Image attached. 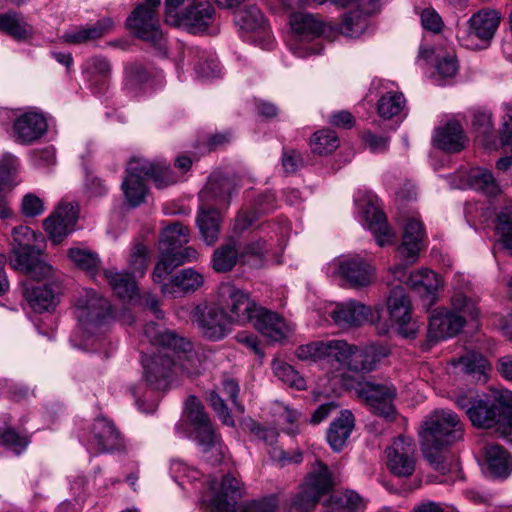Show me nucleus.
<instances>
[{
  "label": "nucleus",
  "instance_id": "nucleus-48",
  "mask_svg": "<svg viewBox=\"0 0 512 512\" xmlns=\"http://www.w3.org/2000/svg\"><path fill=\"white\" fill-rule=\"evenodd\" d=\"M189 56L197 58V62L194 64V70L200 78H214L220 74L219 62L213 55L208 54L205 51L190 48L187 50Z\"/></svg>",
  "mask_w": 512,
  "mask_h": 512
},
{
  "label": "nucleus",
  "instance_id": "nucleus-8",
  "mask_svg": "<svg viewBox=\"0 0 512 512\" xmlns=\"http://www.w3.org/2000/svg\"><path fill=\"white\" fill-rule=\"evenodd\" d=\"M511 415L512 393L509 391H498L477 398L468 412V418L473 426L483 429L496 427L498 431Z\"/></svg>",
  "mask_w": 512,
  "mask_h": 512
},
{
  "label": "nucleus",
  "instance_id": "nucleus-7",
  "mask_svg": "<svg viewBox=\"0 0 512 512\" xmlns=\"http://www.w3.org/2000/svg\"><path fill=\"white\" fill-rule=\"evenodd\" d=\"M76 317L84 334L96 336L103 334L116 316L106 297L86 289L76 302Z\"/></svg>",
  "mask_w": 512,
  "mask_h": 512
},
{
  "label": "nucleus",
  "instance_id": "nucleus-44",
  "mask_svg": "<svg viewBox=\"0 0 512 512\" xmlns=\"http://www.w3.org/2000/svg\"><path fill=\"white\" fill-rule=\"evenodd\" d=\"M361 506V496L353 490H345L330 497L324 512H358Z\"/></svg>",
  "mask_w": 512,
  "mask_h": 512
},
{
  "label": "nucleus",
  "instance_id": "nucleus-23",
  "mask_svg": "<svg viewBox=\"0 0 512 512\" xmlns=\"http://www.w3.org/2000/svg\"><path fill=\"white\" fill-rule=\"evenodd\" d=\"M250 323L271 341H281L292 331V328L285 322L283 317L261 306Z\"/></svg>",
  "mask_w": 512,
  "mask_h": 512
},
{
  "label": "nucleus",
  "instance_id": "nucleus-56",
  "mask_svg": "<svg viewBox=\"0 0 512 512\" xmlns=\"http://www.w3.org/2000/svg\"><path fill=\"white\" fill-rule=\"evenodd\" d=\"M275 375L282 382L298 390L303 389L305 386L304 379L293 369L292 366L286 363L278 362L273 364Z\"/></svg>",
  "mask_w": 512,
  "mask_h": 512
},
{
  "label": "nucleus",
  "instance_id": "nucleus-43",
  "mask_svg": "<svg viewBox=\"0 0 512 512\" xmlns=\"http://www.w3.org/2000/svg\"><path fill=\"white\" fill-rule=\"evenodd\" d=\"M334 480L328 466L321 461H317L316 467L306 478L304 485L313 492L318 493L320 497L328 493L334 486Z\"/></svg>",
  "mask_w": 512,
  "mask_h": 512
},
{
  "label": "nucleus",
  "instance_id": "nucleus-40",
  "mask_svg": "<svg viewBox=\"0 0 512 512\" xmlns=\"http://www.w3.org/2000/svg\"><path fill=\"white\" fill-rule=\"evenodd\" d=\"M467 181L470 188L487 196H495L501 192L500 185L495 180L492 172L485 168L474 167L470 169Z\"/></svg>",
  "mask_w": 512,
  "mask_h": 512
},
{
  "label": "nucleus",
  "instance_id": "nucleus-42",
  "mask_svg": "<svg viewBox=\"0 0 512 512\" xmlns=\"http://www.w3.org/2000/svg\"><path fill=\"white\" fill-rule=\"evenodd\" d=\"M104 276L119 298L130 300L136 294V282L131 274L121 273L114 269H107L104 270Z\"/></svg>",
  "mask_w": 512,
  "mask_h": 512
},
{
  "label": "nucleus",
  "instance_id": "nucleus-24",
  "mask_svg": "<svg viewBox=\"0 0 512 512\" xmlns=\"http://www.w3.org/2000/svg\"><path fill=\"white\" fill-rule=\"evenodd\" d=\"M215 19V9L208 2H197L188 5L182 12L179 24L191 33L204 32Z\"/></svg>",
  "mask_w": 512,
  "mask_h": 512
},
{
  "label": "nucleus",
  "instance_id": "nucleus-31",
  "mask_svg": "<svg viewBox=\"0 0 512 512\" xmlns=\"http://www.w3.org/2000/svg\"><path fill=\"white\" fill-rule=\"evenodd\" d=\"M204 283L203 275L192 268H186L174 275L169 282L161 285V292L173 297L181 293L196 291Z\"/></svg>",
  "mask_w": 512,
  "mask_h": 512
},
{
  "label": "nucleus",
  "instance_id": "nucleus-61",
  "mask_svg": "<svg viewBox=\"0 0 512 512\" xmlns=\"http://www.w3.org/2000/svg\"><path fill=\"white\" fill-rule=\"evenodd\" d=\"M176 267L178 266L175 264L170 253L160 252L159 260L152 272L153 281L158 284H164L163 281L165 278L170 275Z\"/></svg>",
  "mask_w": 512,
  "mask_h": 512
},
{
  "label": "nucleus",
  "instance_id": "nucleus-22",
  "mask_svg": "<svg viewBox=\"0 0 512 512\" xmlns=\"http://www.w3.org/2000/svg\"><path fill=\"white\" fill-rule=\"evenodd\" d=\"M48 124L45 116L37 111H27L14 120L15 140L21 144H31L46 134Z\"/></svg>",
  "mask_w": 512,
  "mask_h": 512
},
{
  "label": "nucleus",
  "instance_id": "nucleus-25",
  "mask_svg": "<svg viewBox=\"0 0 512 512\" xmlns=\"http://www.w3.org/2000/svg\"><path fill=\"white\" fill-rule=\"evenodd\" d=\"M451 364L458 373H462L472 382L485 383L488 379L490 365L481 353L468 351L459 358L452 359Z\"/></svg>",
  "mask_w": 512,
  "mask_h": 512
},
{
  "label": "nucleus",
  "instance_id": "nucleus-28",
  "mask_svg": "<svg viewBox=\"0 0 512 512\" xmlns=\"http://www.w3.org/2000/svg\"><path fill=\"white\" fill-rule=\"evenodd\" d=\"M234 191L232 179L221 174H213L209 177L200 197L207 205L213 203L217 206H227Z\"/></svg>",
  "mask_w": 512,
  "mask_h": 512
},
{
  "label": "nucleus",
  "instance_id": "nucleus-19",
  "mask_svg": "<svg viewBox=\"0 0 512 512\" xmlns=\"http://www.w3.org/2000/svg\"><path fill=\"white\" fill-rule=\"evenodd\" d=\"M79 208L77 204H60L56 211L43 222L45 231L54 244H59L75 230Z\"/></svg>",
  "mask_w": 512,
  "mask_h": 512
},
{
  "label": "nucleus",
  "instance_id": "nucleus-51",
  "mask_svg": "<svg viewBox=\"0 0 512 512\" xmlns=\"http://www.w3.org/2000/svg\"><path fill=\"white\" fill-rule=\"evenodd\" d=\"M310 145L314 153L326 155L333 152L339 146V140L334 131L324 129L313 135Z\"/></svg>",
  "mask_w": 512,
  "mask_h": 512
},
{
  "label": "nucleus",
  "instance_id": "nucleus-20",
  "mask_svg": "<svg viewBox=\"0 0 512 512\" xmlns=\"http://www.w3.org/2000/svg\"><path fill=\"white\" fill-rule=\"evenodd\" d=\"M464 324L462 315L446 309H435L429 318L428 342L434 344L453 337L461 331Z\"/></svg>",
  "mask_w": 512,
  "mask_h": 512
},
{
  "label": "nucleus",
  "instance_id": "nucleus-32",
  "mask_svg": "<svg viewBox=\"0 0 512 512\" xmlns=\"http://www.w3.org/2000/svg\"><path fill=\"white\" fill-rule=\"evenodd\" d=\"M433 142L439 149L456 153L465 146V135L462 126L456 121H450L446 125L436 129Z\"/></svg>",
  "mask_w": 512,
  "mask_h": 512
},
{
  "label": "nucleus",
  "instance_id": "nucleus-62",
  "mask_svg": "<svg viewBox=\"0 0 512 512\" xmlns=\"http://www.w3.org/2000/svg\"><path fill=\"white\" fill-rule=\"evenodd\" d=\"M472 125L478 135L488 138L493 134L492 115L487 111H476Z\"/></svg>",
  "mask_w": 512,
  "mask_h": 512
},
{
  "label": "nucleus",
  "instance_id": "nucleus-21",
  "mask_svg": "<svg viewBox=\"0 0 512 512\" xmlns=\"http://www.w3.org/2000/svg\"><path fill=\"white\" fill-rule=\"evenodd\" d=\"M196 323L201 334L210 340H221L230 331V322L222 308L204 307L196 310Z\"/></svg>",
  "mask_w": 512,
  "mask_h": 512
},
{
  "label": "nucleus",
  "instance_id": "nucleus-27",
  "mask_svg": "<svg viewBox=\"0 0 512 512\" xmlns=\"http://www.w3.org/2000/svg\"><path fill=\"white\" fill-rule=\"evenodd\" d=\"M370 313V308L355 300L337 303L330 316L342 328L361 326Z\"/></svg>",
  "mask_w": 512,
  "mask_h": 512
},
{
  "label": "nucleus",
  "instance_id": "nucleus-4",
  "mask_svg": "<svg viewBox=\"0 0 512 512\" xmlns=\"http://www.w3.org/2000/svg\"><path fill=\"white\" fill-rule=\"evenodd\" d=\"M12 236L13 267L34 279L40 280L52 276L53 267L43 258L42 248L37 245L38 238L43 241V236L37 235L27 226L14 227Z\"/></svg>",
  "mask_w": 512,
  "mask_h": 512
},
{
  "label": "nucleus",
  "instance_id": "nucleus-6",
  "mask_svg": "<svg viewBox=\"0 0 512 512\" xmlns=\"http://www.w3.org/2000/svg\"><path fill=\"white\" fill-rule=\"evenodd\" d=\"M184 415L192 428L197 445L205 455L211 453V456H206V458L212 464L220 463L224 458L221 438L216 433L209 415L198 398L192 395L186 399Z\"/></svg>",
  "mask_w": 512,
  "mask_h": 512
},
{
  "label": "nucleus",
  "instance_id": "nucleus-39",
  "mask_svg": "<svg viewBox=\"0 0 512 512\" xmlns=\"http://www.w3.org/2000/svg\"><path fill=\"white\" fill-rule=\"evenodd\" d=\"M189 241V229L179 222L162 230L159 242L160 252L172 253Z\"/></svg>",
  "mask_w": 512,
  "mask_h": 512
},
{
  "label": "nucleus",
  "instance_id": "nucleus-2",
  "mask_svg": "<svg viewBox=\"0 0 512 512\" xmlns=\"http://www.w3.org/2000/svg\"><path fill=\"white\" fill-rule=\"evenodd\" d=\"M420 445L425 458L441 472L446 470L440 451L463 437V424L458 415L448 409H437L423 420Z\"/></svg>",
  "mask_w": 512,
  "mask_h": 512
},
{
  "label": "nucleus",
  "instance_id": "nucleus-63",
  "mask_svg": "<svg viewBox=\"0 0 512 512\" xmlns=\"http://www.w3.org/2000/svg\"><path fill=\"white\" fill-rule=\"evenodd\" d=\"M421 24L425 30L439 33L443 27V21L435 9L429 7L421 11Z\"/></svg>",
  "mask_w": 512,
  "mask_h": 512
},
{
  "label": "nucleus",
  "instance_id": "nucleus-45",
  "mask_svg": "<svg viewBox=\"0 0 512 512\" xmlns=\"http://www.w3.org/2000/svg\"><path fill=\"white\" fill-rule=\"evenodd\" d=\"M235 23L245 31L265 30L264 15L256 6H244L234 12Z\"/></svg>",
  "mask_w": 512,
  "mask_h": 512
},
{
  "label": "nucleus",
  "instance_id": "nucleus-41",
  "mask_svg": "<svg viewBox=\"0 0 512 512\" xmlns=\"http://www.w3.org/2000/svg\"><path fill=\"white\" fill-rule=\"evenodd\" d=\"M406 99L401 92L389 91L377 102V113L385 120L399 119L405 110Z\"/></svg>",
  "mask_w": 512,
  "mask_h": 512
},
{
  "label": "nucleus",
  "instance_id": "nucleus-13",
  "mask_svg": "<svg viewBox=\"0 0 512 512\" xmlns=\"http://www.w3.org/2000/svg\"><path fill=\"white\" fill-rule=\"evenodd\" d=\"M357 396L366 402L375 414L385 418L395 415L393 401L397 395L392 384H380L371 381L360 382L356 387Z\"/></svg>",
  "mask_w": 512,
  "mask_h": 512
},
{
  "label": "nucleus",
  "instance_id": "nucleus-15",
  "mask_svg": "<svg viewBox=\"0 0 512 512\" xmlns=\"http://www.w3.org/2000/svg\"><path fill=\"white\" fill-rule=\"evenodd\" d=\"M424 233L423 224L420 221L411 218L406 222L402 242L397 249L400 258L405 264H397L391 268L393 276L398 280L402 281V278L405 276L404 270L406 265L413 264L418 259Z\"/></svg>",
  "mask_w": 512,
  "mask_h": 512
},
{
  "label": "nucleus",
  "instance_id": "nucleus-59",
  "mask_svg": "<svg viewBox=\"0 0 512 512\" xmlns=\"http://www.w3.org/2000/svg\"><path fill=\"white\" fill-rule=\"evenodd\" d=\"M126 87L130 90H136L138 86L146 83L150 74L146 68L139 63H131L125 68Z\"/></svg>",
  "mask_w": 512,
  "mask_h": 512
},
{
  "label": "nucleus",
  "instance_id": "nucleus-16",
  "mask_svg": "<svg viewBox=\"0 0 512 512\" xmlns=\"http://www.w3.org/2000/svg\"><path fill=\"white\" fill-rule=\"evenodd\" d=\"M336 274L352 288H364L374 280V268L359 255H346L333 263Z\"/></svg>",
  "mask_w": 512,
  "mask_h": 512
},
{
  "label": "nucleus",
  "instance_id": "nucleus-38",
  "mask_svg": "<svg viewBox=\"0 0 512 512\" xmlns=\"http://www.w3.org/2000/svg\"><path fill=\"white\" fill-rule=\"evenodd\" d=\"M485 450L489 471L496 477H508L512 472V459L510 454L498 444H490L486 446Z\"/></svg>",
  "mask_w": 512,
  "mask_h": 512
},
{
  "label": "nucleus",
  "instance_id": "nucleus-14",
  "mask_svg": "<svg viewBox=\"0 0 512 512\" xmlns=\"http://www.w3.org/2000/svg\"><path fill=\"white\" fill-rule=\"evenodd\" d=\"M387 467L391 474L399 478H408L416 468V445L412 438L398 436L385 450Z\"/></svg>",
  "mask_w": 512,
  "mask_h": 512
},
{
  "label": "nucleus",
  "instance_id": "nucleus-30",
  "mask_svg": "<svg viewBox=\"0 0 512 512\" xmlns=\"http://www.w3.org/2000/svg\"><path fill=\"white\" fill-rule=\"evenodd\" d=\"M362 212L367 222L369 230L375 236L379 246L390 243L393 239V233L387 223L385 214L374 203L372 198L362 206Z\"/></svg>",
  "mask_w": 512,
  "mask_h": 512
},
{
  "label": "nucleus",
  "instance_id": "nucleus-18",
  "mask_svg": "<svg viewBox=\"0 0 512 512\" xmlns=\"http://www.w3.org/2000/svg\"><path fill=\"white\" fill-rule=\"evenodd\" d=\"M213 496L209 500L210 512H236V503L242 497V484L231 474L223 477L219 487L216 479L209 481Z\"/></svg>",
  "mask_w": 512,
  "mask_h": 512
},
{
  "label": "nucleus",
  "instance_id": "nucleus-53",
  "mask_svg": "<svg viewBox=\"0 0 512 512\" xmlns=\"http://www.w3.org/2000/svg\"><path fill=\"white\" fill-rule=\"evenodd\" d=\"M18 167V159L6 153L0 158V191L10 190L14 187V175Z\"/></svg>",
  "mask_w": 512,
  "mask_h": 512
},
{
  "label": "nucleus",
  "instance_id": "nucleus-37",
  "mask_svg": "<svg viewBox=\"0 0 512 512\" xmlns=\"http://www.w3.org/2000/svg\"><path fill=\"white\" fill-rule=\"evenodd\" d=\"M406 283L421 297L426 296L431 301L435 298V293L440 285L437 274L426 268L411 273Z\"/></svg>",
  "mask_w": 512,
  "mask_h": 512
},
{
  "label": "nucleus",
  "instance_id": "nucleus-60",
  "mask_svg": "<svg viewBox=\"0 0 512 512\" xmlns=\"http://www.w3.org/2000/svg\"><path fill=\"white\" fill-rule=\"evenodd\" d=\"M0 440L3 445L14 451L17 455L24 451L30 443L27 435L19 434L12 428L6 429L0 435Z\"/></svg>",
  "mask_w": 512,
  "mask_h": 512
},
{
  "label": "nucleus",
  "instance_id": "nucleus-47",
  "mask_svg": "<svg viewBox=\"0 0 512 512\" xmlns=\"http://www.w3.org/2000/svg\"><path fill=\"white\" fill-rule=\"evenodd\" d=\"M368 13L362 10L347 12L339 24V31L345 37L356 38L364 33L368 26Z\"/></svg>",
  "mask_w": 512,
  "mask_h": 512
},
{
  "label": "nucleus",
  "instance_id": "nucleus-52",
  "mask_svg": "<svg viewBox=\"0 0 512 512\" xmlns=\"http://www.w3.org/2000/svg\"><path fill=\"white\" fill-rule=\"evenodd\" d=\"M265 254V242L260 240L247 243L242 248H239V260L243 264H248L252 267L262 266Z\"/></svg>",
  "mask_w": 512,
  "mask_h": 512
},
{
  "label": "nucleus",
  "instance_id": "nucleus-55",
  "mask_svg": "<svg viewBox=\"0 0 512 512\" xmlns=\"http://www.w3.org/2000/svg\"><path fill=\"white\" fill-rule=\"evenodd\" d=\"M149 251L142 243H136L129 255L128 264L133 274L144 275L148 268Z\"/></svg>",
  "mask_w": 512,
  "mask_h": 512
},
{
  "label": "nucleus",
  "instance_id": "nucleus-11",
  "mask_svg": "<svg viewBox=\"0 0 512 512\" xmlns=\"http://www.w3.org/2000/svg\"><path fill=\"white\" fill-rule=\"evenodd\" d=\"M160 3L161 0H145L134 8L126 20L127 28L136 37L154 46H160L163 36L157 17V8Z\"/></svg>",
  "mask_w": 512,
  "mask_h": 512
},
{
  "label": "nucleus",
  "instance_id": "nucleus-36",
  "mask_svg": "<svg viewBox=\"0 0 512 512\" xmlns=\"http://www.w3.org/2000/svg\"><path fill=\"white\" fill-rule=\"evenodd\" d=\"M0 30L11 36L17 41L28 40L32 38L34 30L24 16L17 12H7L0 14Z\"/></svg>",
  "mask_w": 512,
  "mask_h": 512
},
{
  "label": "nucleus",
  "instance_id": "nucleus-46",
  "mask_svg": "<svg viewBox=\"0 0 512 512\" xmlns=\"http://www.w3.org/2000/svg\"><path fill=\"white\" fill-rule=\"evenodd\" d=\"M239 260V248L234 240L223 244L213 253V268L217 272L230 271Z\"/></svg>",
  "mask_w": 512,
  "mask_h": 512
},
{
  "label": "nucleus",
  "instance_id": "nucleus-17",
  "mask_svg": "<svg viewBox=\"0 0 512 512\" xmlns=\"http://www.w3.org/2000/svg\"><path fill=\"white\" fill-rule=\"evenodd\" d=\"M387 306L390 320L399 333L405 338H414L418 327L411 321V303L403 287L396 286L391 290Z\"/></svg>",
  "mask_w": 512,
  "mask_h": 512
},
{
  "label": "nucleus",
  "instance_id": "nucleus-33",
  "mask_svg": "<svg viewBox=\"0 0 512 512\" xmlns=\"http://www.w3.org/2000/svg\"><path fill=\"white\" fill-rule=\"evenodd\" d=\"M23 296L29 303L33 311L42 313L53 309L58 298L54 290L47 286H34L32 283L25 281L22 282Z\"/></svg>",
  "mask_w": 512,
  "mask_h": 512
},
{
  "label": "nucleus",
  "instance_id": "nucleus-5",
  "mask_svg": "<svg viewBox=\"0 0 512 512\" xmlns=\"http://www.w3.org/2000/svg\"><path fill=\"white\" fill-rule=\"evenodd\" d=\"M354 351V344L343 339H331L300 345L295 354L300 360L319 363L333 377H337L347 370L348 360Z\"/></svg>",
  "mask_w": 512,
  "mask_h": 512
},
{
  "label": "nucleus",
  "instance_id": "nucleus-34",
  "mask_svg": "<svg viewBox=\"0 0 512 512\" xmlns=\"http://www.w3.org/2000/svg\"><path fill=\"white\" fill-rule=\"evenodd\" d=\"M383 356L384 354L382 350L375 345L363 347L355 345V351L348 360L346 371L369 373L376 368V365L380 362Z\"/></svg>",
  "mask_w": 512,
  "mask_h": 512
},
{
  "label": "nucleus",
  "instance_id": "nucleus-64",
  "mask_svg": "<svg viewBox=\"0 0 512 512\" xmlns=\"http://www.w3.org/2000/svg\"><path fill=\"white\" fill-rule=\"evenodd\" d=\"M277 505V498L272 495L261 500H254L247 503L241 512H275Z\"/></svg>",
  "mask_w": 512,
  "mask_h": 512
},
{
  "label": "nucleus",
  "instance_id": "nucleus-57",
  "mask_svg": "<svg viewBox=\"0 0 512 512\" xmlns=\"http://www.w3.org/2000/svg\"><path fill=\"white\" fill-rule=\"evenodd\" d=\"M208 401L222 424L233 427L235 421L223 398L215 390L209 392Z\"/></svg>",
  "mask_w": 512,
  "mask_h": 512
},
{
  "label": "nucleus",
  "instance_id": "nucleus-26",
  "mask_svg": "<svg viewBox=\"0 0 512 512\" xmlns=\"http://www.w3.org/2000/svg\"><path fill=\"white\" fill-rule=\"evenodd\" d=\"M92 433L99 452H112L125 448L121 433L107 418L98 417L95 419L92 425Z\"/></svg>",
  "mask_w": 512,
  "mask_h": 512
},
{
  "label": "nucleus",
  "instance_id": "nucleus-12",
  "mask_svg": "<svg viewBox=\"0 0 512 512\" xmlns=\"http://www.w3.org/2000/svg\"><path fill=\"white\" fill-rule=\"evenodd\" d=\"M222 300V310L230 324L244 325L251 322L257 313L259 305L250 294L232 283H223L219 288Z\"/></svg>",
  "mask_w": 512,
  "mask_h": 512
},
{
  "label": "nucleus",
  "instance_id": "nucleus-9",
  "mask_svg": "<svg viewBox=\"0 0 512 512\" xmlns=\"http://www.w3.org/2000/svg\"><path fill=\"white\" fill-rule=\"evenodd\" d=\"M500 24V15L493 9L474 13L464 26L457 29V40L469 50L487 49Z\"/></svg>",
  "mask_w": 512,
  "mask_h": 512
},
{
  "label": "nucleus",
  "instance_id": "nucleus-58",
  "mask_svg": "<svg viewBox=\"0 0 512 512\" xmlns=\"http://www.w3.org/2000/svg\"><path fill=\"white\" fill-rule=\"evenodd\" d=\"M320 498L318 493L303 484L301 491L293 498L291 506L299 512H308L316 506Z\"/></svg>",
  "mask_w": 512,
  "mask_h": 512
},
{
  "label": "nucleus",
  "instance_id": "nucleus-54",
  "mask_svg": "<svg viewBox=\"0 0 512 512\" xmlns=\"http://www.w3.org/2000/svg\"><path fill=\"white\" fill-rule=\"evenodd\" d=\"M496 230L501 236L503 246L512 253V207L499 212Z\"/></svg>",
  "mask_w": 512,
  "mask_h": 512
},
{
  "label": "nucleus",
  "instance_id": "nucleus-1",
  "mask_svg": "<svg viewBox=\"0 0 512 512\" xmlns=\"http://www.w3.org/2000/svg\"><path fill=\"white\" fill-rule=\"evenodd\" d=\"M144 335L157 347V352L142 360L143 377L149 387L167 389L175 367L189 376L200 373L202 361L189 340L154 322L145 325Z\"/></svg>",
  "mask_w": 512,
  "mask_h": 512
},
{
  "label": "nucleus",
  "instance_id": "nucleus-10",
  "mask_svg": "<svg viewBox=\"0 0 512 512\" xmlns=\"http://www.w3.org/2000/svg\"><path fill=\"white\" fill-rule=\"evenodd\" d=\"M292 35L288 40L290 50L298 57L319 53L310 43L324 32V24L311 14L294 13L290 18Z\"/></svg>",
  "mask_w": 512,
  "mask_h": 512
},
{
  "label": "nucleus",
  "instance_id": "nucleus-35",
  "mask_svg": "<svg viewBox=\"0 0 512 512\" xmlns=\"http://www.w3.org/2000/svg\"><path fill=\"white\" fill-rule=\"evenodd\" d=\"M196 222L204 242L213 245L220 234L221 215L219 211L214 207H205L203 204L199 208Z\"/></svg>",
  "mask_w": 512,
  "mask_h": 512
},
{
  "label": "nucleus",
  "instance_id": "nucleus-3",
  "mask_svg": "<svg viewBox=\"0 0 512 512\" xmlns=\"http://www.w3.org/2000/svg\"><path fill=\"white\" fill-rule=\"evenodd\" d=\"M145 179H152L157 188H164L178 182V176L166 162H151L142 158H133L127 167V176L122 189L132 207L140 205L147 192Z\"/></svg>",
  "mask_w": 512,
  "mask_h": 512
},
{
  "label": "nucleus",
  "instance_id": "nucleus-49",
  "mask_svg": "<svg viewBox=\"0 0 512 512\" xmlns=\"http://www.w3.org/2000/svg\"><path fill=\"white\" fill-rule=\"evenodd\" d=\"M68 257L78 268L90 275H95L100 268V258L97 253L91 250L72 247L68 250Z\"/></svg>",
  "mask_w": 512,
  "mask_h": 512
},
{
  "label": "nucleus",
  "instance_id": "nucleus-50",
  "mask_svg": "<svg viewBox=\"0 0 512 512\" xmlns=\"http://www.w3.org/2000/svg\"><path fill=\"white\" fill-rule=\"evenodd\" d=\"M459 69L458 60L454 54L448 53L438 58L435 64V71L432 74V80L438 86L444 85V79L453 78Z\"/></svg>",
  "mask_w": 512,
  "mask_h": 512
},
{
  "label": "nucleus",
  "instance_id": "nucleus-29",
  "mask_svg": "<svg viewBox=\"0 0 512 512\" xmlns=\"http://www.w3.org/2000/svg\"><path fill=\"white\" fill-rule=\"evenodd\" d=\"M354 426L355 418L350 410H342L340 415L330 423L326 439L334 452H341L344 449Z\"/></svg>",
  "mask_w": 512,
  "mask_h": 512
}]
</instances>
